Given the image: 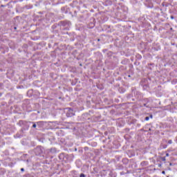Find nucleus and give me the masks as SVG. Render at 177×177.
Listing matches in <instances>:
<instances>
[{
    "label": "nucleus",
    "mask_w": 177,
    "mask_h": 177,
    "mask_svg": "<svg viewBox=\"0 0 177 177\" xmlns=\"http://www.w3.org/2000/svg\"><path fill=\"white\" fill-rule=\"evenodd\" d=\"M162 161H165L166 160L165 157L162 158Z\"/></svg>",
    "instance_id": "obj_6"
},
{
    "label": "nucleus",
    "mask_w": 177,
    "mask_h": 177,
    "mask_svg": "<svg viewBox=\"0 0 177 177\" xmlns=\"http://www.w3.org/2000/svg\"><path fill=\"white\" fill-rule=\"evenodd\" d=\"M171 19H174V17H173V16H171Z\"/></svg>",
    "instance_id": "obj_11"
},
{
    "label": "nucleus",
    "mask_w": 177,
    "mask_h": 177,
    "mask_svg": "<svg viewBox=\"0 0 177 177\" xmlns=\"http://www.w3.org/2000/svg\"><path fill=\"white\" fill-rule=\"evenodd\" d=\"M32 128H37V124H34L32 125Z\"/></svg>",
    "instance_id": "obj_4"
},
{
    "label": "nucleus",
    "mask_w": 177,
    "mask_h": 177,
    "mask_svg": "<svg viewBox=\"0 0 177 177\" xmlns=\"http://www.w3.org/2000/svg\"><path fill=\"white\" fill-rule=\"evenodd\" d=\"M66 110V117H73V115H75L74 111H73L71 108H67Z\"/></svg>",
    "instance_id": "obj_1"
},
{
    "label": "nucleus",
    "mask_w": 177,
    "mask_h": 177,
    "mask_svg": "<svg viewBox=\"0 0 177 177\" xmlns=\"http://www.w3.org/2000/svg\"><path fill=\"white\" fill-rule=\"evenodd\" d=\"M162 174H165V171H162Z\"/></svg>",
    "instance_id": "obj_10"
},
{
    "label": "nucleus",
    "mask_w": 177,
    "mask_h": 177,
    "mask_svg": "<svg viewBox=\"0 0 177 177\" xmlns=\"http://www.w3.org/2000/svg\"><path fill=\"white\" fill-rule=\"evenodd\" d=\"M149 117H146V118H145V120H146V121H149Z\"/></svg>",
    "instance_id": "obj_3"
},
{
    "label": "nucleus",
    "mask_w": 177,
    "mask_h": 177,
    "mask_svg": "<svg viewBox=\"0 0 177 177\" xmlns=\"http://www.w3.org/2000/svg\"><path fill=\"white\" fill-rule=\"evenodd\" d=\"M150 118H153V115H150Z\"/></svg>",
    "instance_id": "obj_9"
},
{
    "label": "nucleus",
    "mask_w": 177,
    "mask_h": 177,
    "mask_svg": "<svg viewBox=\"0 0 177 177\" xmlns=\"http://www.w3.org/2000/svg\"><path fill=\"white\" fill-rule=\"evenodd\" d=\"M21 171L22 172H24V169L21 168Z\"/></svg>",
    "instance_id": "obj_8"
},
{
    "label": "nucleus",
    "mask_w": 177,
    "mask_h": 177,
    "mask_svg": "<svg viewBox=\"0 0 177 177\" xmlns=\"http://www.w3.org/2000/svg\"><path fill=\"white\" fill-rule=\"evenodd\" d=\"M168 143H169V145H172V141H171V140H169L168 141Z\"/></svg>",
    "instance_id": "obj_2"
},
{
    "label": "nucleus",
    "mask_w": 177,
    "mask_h": 177,
    "mask_svg": "<svg viewBox=\"0 0 177 177\" xmlns=\"http://www.w3.org/2000/svg\"><path fill=\"white\" fill-rule=\"evenodd\" d=\"M166 157H169V153H166Z\"/></svg>",
    "instance_id": "obj_7"
},
{
    "label": "nucleus",
    "mask_w": 177,
    "mask_h": 177,
    "mask_svg": "<svg viewBox=\"0 0 177 177\" xmlns=\"http://www.w3.org/2000/svg\"><path fill=\"white\" fill-rule=\"evenodd\" d=\"M80 177H85V174H80Z\"/></svg>",
    "instance_id": "obj_5"
}]
</instances>
